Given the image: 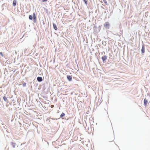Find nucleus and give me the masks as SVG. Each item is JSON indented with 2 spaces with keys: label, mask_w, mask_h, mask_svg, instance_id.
<instances>
[{
  "label": "nucleus",
  "mask_w": 150,
  "mask_h": 150,
  "mask_svg": "<svg viewBox=\"0 0 150 150\" xmlns=\"http://www.w3.org/2000/svg\"><path fill=\"white\" fill-rule=\"evenodd\" d=\"M104 27L106 29H109L110 27V25L109 22H107L105 23L104 24Z\"/></svg>",
  "instance_id": "f257e3e1"
},
{
  "label": "nucleus",
  "mask_w": 150,
  "mask_h": 150,
  "mask_svg": "<svg viewBox=\"0 0 150 150\" xmlns=\"http://www.w3.org/2000/svg\"><path fill=\"white\" fill-rule=\"evenodd\" d=\"M101 59L104 63H106L107 62V56L106 55H103L101 57Z\"/></svg>",
  "instance_id": "f03ea898"
},
{
  "label": "nucleus",
  "mask_w": 150,
  "mask_h": 150,
  "mask_svg": "<svg viewBox=\"0 0 150 150\" xmlns=\"http://www.w3.org/2000/svg\"><path fill=\"white\" fill-rule=\"evenodd\" d=\"M72 76H70L69 75H67V79L69 81H72Z\"/></svg>",
  "instance_id": "7ed1b4c3"
},
{
  "label": "nucleus",
  "mask_w": 150,
  "mask_h": 150,
  "mask_svg": "<svg viewBox=\"0 0 150 150\" xmlns=\"http://www.w3.org/2000/svg\"><path fill=\"white\" fill-rule=\"evenodd\" d=\"M33 21L34 23H35L36 22V14L34 12L33 14Z\"/></svg>",
  "instance_id": "20e7f679"
},
{
  "label": "nucleus",
  "mask_w": 150,
  "mask_h": 150,
  "mask_svg": "<svg viewBox=\"0 0 150 150\" xmlns=\"http://www.w3.org/2000/svg\"><path fill=\"white\" fill-rule=\"evenodd\" d=\"M141 52L142 54L144 53L145 52V47L144 45H142V46Z\"/></svg>",
  "instance_id": "39448f33"
},
{
  "label": "nucleus",
  "mask_w": 150,
  "mask_h": 150,
  "mask_svg": "<svg viewBox=\"0 0 150 150\" xmlns=\"http://www.w3.org/2000/svg\"><path fill=\"white\" fill-rule=\"evenodd\" d=\"M37 80L38 82H40L42 81L43 79L42 77L38 76L37 78Z\"/></svg>",
  "instance_id": "423d86ee"
},
{
  "label": "nucleus",
  "mask_w": 150,
  "mask_h": 150,
  "mask_svg": "<svg viewBox=\"0 0 150 150\" xmlns=\"http://www.w3.org/2000/svg\"><path fill=\"white\" fill-rule=\"evenodd\" d=\"M10 144L11 146L13 148H14L15 147L16 145V144L14 142H10Z\"/></svg>",
  "instance_id": "0eeeda50"
},
{
  "label": "nucleus",
  "mask_w": 150,
  "mask_h": 150,
  "mask_svg": "<svg viewBox=\"0 0 150 150\" xmlns=\"http://www.w3.org/2000/svg\"><path fill=\"white\" fill-rule=\"evenodd\" d=\"M144 105L145 106L147 105L148 101L146 98H145L144 100Z\"/></svg>",
  "instance_id": "6e6552de"
},
{
  "label": "nucleus",
  "mask_w": 150,
  "mask_h": 150,
  "mask_svg": "<svg viewBox=\"0 0 150 150\" xmlns=\"http://www.w3.org/2000/svg\"><path fill=\"white\" fill-rule=\"evenodd\" d=\"M65 115V114L64 112H62L61 114L60 115V117L62 119H63L64 118V116Z\"/></svg>",
  "instance_id": "1a4fd4ad"
},
{
  "label": "nucleus",
  "mask_w": 150,
  "mask_h": 150,
  "mask_svg": "<svg viewBox=\"0 0 150 150\" xmlns=\"http://www.w3.org/2000/svg\"><path fill=\"white\" fill-rule=\"evenodd\" d=\"M53 27L54 29L55 30H57V26L54 23H53Z\"/></svg>",
  "instance_id": "9d476101"
},
{
  "label": "nucleus",
  "mask_w": 150,
  "mask_h": 150,
  "mask_svg": "<svg viewBox=\"0 0 150 150\" xmlns=\"http://www.w3.org/2000/svg\"><path fill=\"white\" fill-rule=\"evenodd\" d=\"M17 1L16 0H14L13 2V6H16V4Z\"/></svg>",
  "instance_id": "9b49d317"
},
{
  "label": "nucleus",
  "mask_w": 150,
  "mask_h": 150,
  "mask_svg": "<svg viewBox=\"0 0 150 150\" xmlns=\"http://www.w3.org/2000/svg\"><path fill=\"white\" fill-rule=\"evenodd\" d=\"M3 99L4 100V101L6 102L8 101V100H7L6 97L5 96H4L3 97Z\"/></svg>",
  "instance_id": "f8f14e48"
},
{
  "label": "nucleus",
  "mask_w": 150,
  "mask_h": 150,
  "mask_svg": "<svg viewBox=\"0 0 150 150\" xmlns=\"http://www.w3.org/2000/svg\"><path fill=\"white\" fill-rule=\"evenodd\" d=\"M29 19L30 20H32L33 19V15H30L29 16Z\"/></svg>",
  "instance_id": "ddd939ff"
},
{
  "label": "nucleus",
  "mask_w": 150,
  "mask_h": 150,
  "mask_svg": "<svg viewBox=\"0 0 150 150\" xmlns=\"http://www.w3.org/2000/svg\"><path fill=\"white\" fill-rule=\"evenodd\" d=\"M26 85V83L25 82L23 84V87H25Z\"/></svg>",
  "instance_id": "4468645a"
},
{
  "label": "nucleus",
  "mask_w": 150,
  "mask_h": 150,
  "mask_svg": "<svg viewBox=\"0 0 150 150\" xmlns=\"http://www.w3.org/2000/svg\"><path fill=\"white\" fill-rule=\"evenodd\" d=\"M83 1L84 2V3L86 5L87 4V1L86 0H83Z\"/></svg>",
  "instance_id": "2eb2a0df"
},
{
  "label": "nucleus",
  "mask_w": 150,
  "mask_h": 150,
  "mask_svg": "<svg viewBox=\"0 0 150 150\" xmlns=\"http://www.w3.org/2000/svg\"><path fill=\"white\" fill-rule=\"evenodd\" d=\"M103 1H104V2L106 4H107V5L108 4V3H107V1L106 0H103Z\"/></svg>",
  "instance_id": "dca6fc26"
},
{
  "label": "nucleus",
  "mask_w": 150,
  "mask_h": 150,
  "mask_svg": "<svg viewBox=\"0 0 150 150\" xmlns=\"http://www.w3.org/2000/svg\"><path fill=\"white\" fill-rule=\"evenodd\" d=\"M94 25V29L95 30V28H97V27H96V25Z\"/></svg>",
  "instance_id": "f3484780"
},
{
  "label": "nucleus",
  "mask_w": 150,
  "mask_h": 150,
  "mask_svg": "<svg viewBox=\"0 0 150 150\" xmlns=\"http://www.w3.org/2000/svg\"><path fill=\"white\" fill-rule=\"evenodd\" d=\"M42 2H45L47 1L48 0H42Z\"/></svg>",
  "instance_id": "a211bd4d"
},
{
  "label": "nucleus",
  "mask_w": 150,
  "mask_h": 150,
  "mask_svg": "<svg viewBox=\"0 0 150 150\" xmlns=\"http://www.w3.org/2000/svg\"><path fill=\"white\" fill-rule=\"evenodd\" d=\"M0 54L2 56H3V53H2L1 52H0Z\"/></svg>",
  "instance_id": "6ab92c4d"
},
{
  "label": "nucleus",
  "mask_w": 150,
  "mask_h": 150,
  "mask_svg": "<svg viewBox=\"0 0 150 150\" xmlns=\"http://www.w3.org/2000/svg\"><path fill=\"white\" fill-rule=\"evenodd\" d=\"M53 106H54L53 105H51V107H52Z\"/></svg>",
  "instance_id": "aec40b11"
},
{
  "label": "nucleus",
  "mask_w": 150,
  "mask_h": 150,
  "mask_svg": "<svg viewBox=\"0 0 150 150\" xmlns=\"http://www.w3.org/2000/svg\"><path fill=\"white\" fill-rule=\"evenodd\" d=\"M38 85V83H36V86H37Z\"/></svg>",
  "instance_id": "412c9836"
},
{
  "label": "nucleus",
  "mask_w": 150,
  "mask_h": 150,
  "mask_svg": "<svg viewBox=\"0 0 150 150\" xmlns=\"http://www.w3.org/2000/svg\"><path fill=\"white\" fill-rule=\"evenodd\" d=\"M55 119V120H57V119Z\"/></svg>",
  "instance_id": "4be33fe9"
},
{
  "label": "nucleus",
  "mask_w": 150,
  "mask_h": 150,
  "mask_svg": "<svg viewBox=\"0 0 150 150\" xmlns=\"http://www.w3.org/2000/svg\"><path fill=\"white\" fill-rule=\"evenodd\" d=\"M76 63H77L76 61Z\"/></svg>",
  "instance_id": "5701e85b"
},
{
  "label": "nucleus",
  "mask_w": 150,
  "mask_h": 150,
  "mask_svg": "<svg viewBox=\"0 0 150 150\" xmlns=\"http://www.w3.org/2000/svg\"><path fill=\"white\" fill-rule=\"evenodd\" d=\"M77 67L78 68V65H77Z\"/></svg>",
  "instance_id": "b1692460"
}]
</instances>
